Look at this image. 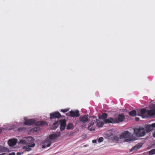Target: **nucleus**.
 Instances as JSON below:
<instances>
[{"mask_svg":"<svg viewBox=\"0 0 155 155\" xmlns=\"http://www.w3.org/2000/svg\"><path fill=\"white\" fill-rule=\"evenodd\" d=\"M17 140L16 139H10L8 140V143L10 147L15 145L17 143Z\"/></svg>","mask_w":155,"mask_h":155,"instance_id":"10","label":"nucleus"},{"mask_svg":"<svg viewBox=\"0 0 155 155\" xmlns=\"http://www.w3.org/2000/svg\"><path fill=\"white\" fill-rule=\"evenodd\" d=\"M152 147L153 148H155V143H154L152 144L151 145Z\"/></svg>","mask_w":155,"mask_h":155,"instance_id":"38","label":"nucleus"},{"mask_svg":"<svg viewBox=\"0 0 155 155\" xmlns=\"http://www.w3.org/2000/svg\"><path fill=\"white\" fill-rule=\"evenodd\" d=\"M24 119L25 120L24 122L25 125H31L35 124V120L34 119H28L26 117H25Z\"/></svg>","mask_w":155,"mask_h":155,"instance_id":"5","label":"nucleus"},{"mask_svg":"<svg viewBox=\"0 0 155 155\" xmlns=\"http://www.w3.org/2000/svg\"><path fill=\"white\" fill-rule=\"evenodd\" d=\"M155 154V149H153L149 152V155H153L154 154Z\"/></svg>","mask_w":155,"mask_h":155,"instance_id":"21","label":"nucleus"},{"mask_svg":"<svg viewBox=\"0 0 155 155\" xmlns=\"http://www.w3.org/2000/svg\"><path fill=\"white\" fill-rule=\"evenodd\" d=\"M50 119H53L55 118H59L61 117V115L58 111L51 113L50 114Z\"/></svg>","mask_w":155,"mask_h":155,"instance_id":"7","label":"nucleus"},{"mask_svg":"<svg viewBox=\"0 0 155 155\" xmlns=\"http://www.w3.org/2000/svg\"><path fill=\"white\" fill-rule=\"evenodd\" d=\"M2 130L1 129H0V134L2 132Z\"/></svg>","mask_w":155,"mask_h":155,"instance_id":"44","label":"nucleus"},{"mask_svg":"<svg viewBox=\"0 0 155 155\" xmlns=\"http://www.w3.org/2000/svg\"><path fill=\"white\" fill-rule=\"evenodd\" d=\"M132 136V134L129 131H124L122 133L120 136V138H130Z\"/></svg>","mask_w":155,"mask_h":155,"instance_id":"4","label":"nucleus"},{"mask_svg":"<svg viewBox=\"0 0 155 155\" xmlns=\"http://www.w3.org/2000/svg\"><path fill=\"white\" fill-rule=\"evenodd\" d=\"M135 120L137 121H138L139 120V118L138 117H136L135 118Z\"/></svg>","mask_w":155,"mask_h":155,"instance_id":"37","label":"nucleus"},{"mask_svg":"<svg viewBox=\"0 0 155 155\" xmlns=\"http://www.w3.org/2000/svg\"><path fill=\"white\" fill-rule=\"evenodd\" d=\"M20 142L22 144H25L26 141L24 140H20Z\"/></svg>","mask_w":155,"mask_h":155,"instance_id":"32","label":"nucleus"},{"mask_svg":"<svg viewBox=\"0 0 155 155\" xmlns=\"http://www.w3.org/2000/svg\"><path fill=\"white\" fill-rule=\"evenodd\" d=\"M124 119H125V116L124 114L118 115L117 117L114 118L115 124L122 122Z\"/></svg>","mask_w":155,"mask_h":155,"instance_id":"3","label":"nucleus"},{"mask_svg":"<svg viewBox=\"0 0 155 155\" xmlns=\"http://www.w3.org/2000/svg\"><path fill=\"white\" fill-rule=\"evenodd\" d=\"M88 115H84L81 116L79 117L80 120L83 123H86L88 120Z\"/></svg>","mask_w":155,"mask_h":155,"instance_id":"11","label":"nucleus"},{"mask_svg":"<svg viewBox=\"0 0 155 155\" xmlns=\"http://www.w3.org/2000/svg\"><path fill=\"white\" fill-rule=\"evenodd\" d=\"M59 121L58 120H57V121H56L53 124V126L54 127H55V128H54V129H56L57 128L58 125V122Z\"/></svg>","mask_w":155,"mask_h":155,"instance_id":"23","label":"nucleus"},{"mask_svg":"<svg viewBox=\"0 0 155 155\" xmlns=\"http://www.w3.org/2000/svg\"><path fill=\"white\" fill-rule=\"evenodd\" d=\"M69 116L73 117H78L80 116L79 112L78 110H71L69 112Z\"/></svg>","mask_w":155,"mask_h":155,"instance_id":"8","label":"nucleus"},{"mask_svg":"<svg viewBox=\"0 0 155 155\" xmlns=\"http://www.w3.org/2000/svg\"><path fill=\"white\" fill-rule=\"evenodd\" d=\"M30 147H29V146H28V147H23V149H27V151H29L30 150H31V148H30Z\"/></svg>","mask_w":155,"mask_h":155,"instance_id":"28","label":"nucleus"},{"mask_svg":"<svg viewBox=\"0 0 155 155\" xmlns=\"http://www.w3.org/2000/svg\"><path fill=\"white\" fill-rule=\"evenodd\" d=\"M35 145V144L34 143H31L29 145H28L30 147H34Z\"/></svg>","mask_w":155,"mask_h":155,"instance_id":"30","label":"nucleus"},{"mask_svg":"<svg viewBox=\"0 0 155 155\" xmlns=\"http://www.w3.org/2000/svg\"><path fill=\"white\" fill-rule=\"evenodd\" d=\"M69 110V109H61L60 110H59L60 112H63V113H65L68 111Z\"/></svg>","mask_w":155,"mask_h":155,"instance_id":"25","label":"nucleus"},{"mask_svg":"<svg viewBox=\"0 0 155 155\" xmlns=\"http://www.w3.org/2000/svg\"><path fill=\"white\" fill-rule=\"evenodd\" d=\"M26 128L25 127H20L18 128V130L19 131H21L22 130H24Z\"/></svg>","mask_w":155,"mask_h":155,"instance_id":"33","label":"nucleus"},{"mask_svg":"<svg viewBox=\"0 0 155 155\" xmlns=\"http://www.w3.org/2000/svg\"><path fill=\"white\" fill-rule=\"evenodd\" d=\"M140 148V147L138 145H136L134 147H133L131 150H137L138 149H139Z\"/></svg>","mask_w":155,"mask_h":155,"instance_id":"22","label":"nucleus"},{"mask_svg":"<svg viewBox=\"0 0 155 155\" xmlns=\"http://www.w3.org/2000/svg\"><path fill=\"white\" fill-rule=\"evenodd\" d=\"M147 114L150 116H153L155 115V108L151 110H147Z\"/></svg>","mask_w":155,"mask_h":155,"instance_id":"13","label":"nucleus"},{"mask_svg":"<svg viewBox=\"0 0 155 155\" xmlns=\"http://www.w3.org/2000/svg\"><path fill=\"white\" fill-rule=\"evenodd\" d=\"M153 136L154 138H155V131L153 133Z\"/></svg>","mask_w":155,"mask_h":155,"instance_id":"42","label":"nucleus"},{"mask_svg":"<svg viewBox=\"0 0 155 155\" xmlns=\"http://www.w3.org/2000/svg\"><path fill=\"white\" fill-rule=\"evenodd\" d=\"M59 124L60 126V130H64L66 127V120L65 119L61 120L59 121Z\"/></svg>","mask_w":155,"mask_h":155,"instance_id":"9","label":"nucleus"},{"mask_svg":"<svg viewBox=\"0 0 155 155\" xmlns=\"http://www.w3.org/2000/svg\"><path fill=\"white\" fill-rule=\"evenodd\" d=\"M60 135H57L54 134H52L49 135L48 139H50V140L52 142L53 141L56 139V138L58 136H60Z\"/></svg>","mask_w":155,"mask_h":155,"instance_id":"14","label":"nucleus"},{"mask_svg":"<svg viewBox=\"0 0 155 155\" xmlns=\"http://www.w3.org/2000/svg\"><path fill=\"white\" fill-rule=\"evenodd\" d=\"M92 118H93V119H94V121L96 120V125L97 127H102L104 125V122L103 121L101 120H100L99 119H97L96 117H95L94 116H92L91 117Z\"/></svg>","mask_w":155,"mask_h":155,"instance_id":"6","label":"nucleus"},{"mask_svg":"<svg viewBox=\"0 0 155 155\" xmlns=\"http://www.w3.org/2000/svg\"><path fill=\"white\" fill-rule=\"evenodd\" d=\"M88 129L90 131H92L93 130L92 127V126L91 125H88L87 127Z\"/></svg>","mask_w":155,"mask_h":155,"instance_id":"31","label":"nucleus"},{"mask_svg":"<svg viewBox=\"0 0 155 155\" xmlns=\"http://www.w3.org/2000/svg\"><path fill=\"white\" fill-rule=\"evenodd\" d=\"M96 142L97 141L96 140H92V143H96Z\"/></svg>","mask_w":155,"mask_h":155,"instance_id":"40","label":"nucleus"},{"mask_svg":"<svg viewBox=\"0 0 155 155\" xmlns=\"http://www.w3.org/2000/svg\"><path fill=\"white\" fill-rule=\"evenodd\" d=\"M136 111L135 110H132L129 113V114L130 116H135L136 115Z\"/></svg>","mask_w":155,"mask_h":155,"instance_id":"19","label":"nucleus"},{"mask_svg":"<svg viewBox=\"0 0 155 155\" xmlns=\"http://www.w3.org/2000/svg\"><path fill=\"white\" fill-rule=\"evenodd\" d=\"M151 126L152 127H155V123L152 124Z\"/></svg>","mask_w":155,"mask_h":155,"instance_id":"36","label":"nucleus"},{"mask_svg":"<svg viewBox=\"0 0 155 155\" xmlns=\"http://www.w3.org/2000/svg\"><path fill=\"white\" fill-rule=\"evenodd\" d=\"M2 146H0V152L2 151Z\"/></svg>","mask_w":155,"mask_h":155,"instance_id":"41","label":"nucleus"},{"mask_svg":"<svg viewBox=\"0 0 155 155\" xmlns=\"http://www.w3.org/2000/svg\"><path fill=\"white\" fill-rule=\"evenodd\" d=\"M21 154L20 153H19V152H18L17 153V155H20Z\"/></svg>","mask_w":155,"mask_h":155,"instance_id":"43","label":"nucleus"},{"mask_svg":"<svg viewBox=\"0 0 155 155\" xmlns=\"http://www.w3.org/2000/svg\"><path fill=\"white\" fill-rule=\"evenodd\" d=\"M39 130V127H34L32 129V131L34 132H37Z\"/></svg>","mask_w":155,"mask_h":155,"instance_id":"26","label":"nucleus"},{"mask_svg":"<svg viewBox=\"0 0 155 155\" xmlns=\"http://www.w3.org/2000/svg\"><path fill=\"white\" fill-rule=\"evenodd\" d=\"M105 123L106 124H115L114 118L109 117L104 120Z\"/></svg>","mask_w":155,"mask_h":155,"instance_id":"12","label":"nucleus"},{"mask_svg":"<svg viewBox=\"0 0 155 155\" xmlns=\"http://www.w3.org/2000/svg\"><path fill=\"white\" fill-rule=\"evenodd\" d=\"M4 154L3 153L2 154H0V155H4Z\"/></svg>","mask_w":155,"mask_h":155,"instance_id":"45","label":"nucleus"},{"mask_svg":"<svg viewBox=\"0 0 155 155\" xmlns=\"http://www.w3.org/2000/svg\"><path fill=\"white\" fill-rule=\"evenodd\" d=\"M129 138V139H127L125 140L124 141L125 142H129L130 141H131L134 140L133 138L131 137Z\"/></svg>","mask_w":155,"mask_h":155,"instance_id":"24","label":"nucleus"},{"mask_svg":"<svg viewBox=\"0 0 155 155\" xmlns=\"http://www.w3.org/2000/svg\"><path fill=\"white\" fill-rule=\"evenodd\" d=\"M138 115L142 117V118H147V110L144 108L140 109L138 111Z\"/></svg>","mask_w":155,"mask_h":155,"instance_id":"2","label":"nucleus"},{"mask_svg":"<svg viewBox=\"0 0 155 155\" xmlns=\"http://www.w3.org/2000/svg\"><path fill=\"white\" fill-rule=\"evenodd\" d=\"M114 139L117 141L119 140V138L117 136H115L114 137Z\"/></svg>","mask_w":155,"mask_h":155,"instance_id":"35","label":"nucleus"},{"mask_svg":"<svg viewBox=\"0 0 155 155\" xmlns=\"http://www.w3.org/2000/svg\"><path fill=\"white\" fill-rule=\"evenodd\" d=\"M52 143L51 141L50 140V139L47 138L45 140L44 143L46 145V147H47L50 146L51 143Z\"/></svg>","mask_w":155,"mask_h":155,"instance_id":"16","label":"nucleus"},{"mask_svg":"<svg viewBox=\"0 0 155 155\" xmlns=\"http://www.w3.org/2000/svg\"><path fill=\"white\" fill-rule=\"evenodd\" d=\"M46 146V145L44 143V144H43L42 145L41 147L42 148H45Z\"/></svg>","mask_w":155,"mask_h":155,"instance_id":"34","label":"nucleus"},{"mask_svg":"<svg viewBox=\"0 0 155 155\" xmlns=\"http://www.w3.org/2000/svg\"><path fill=\"white\" fill-rule=\"evenodd\" d=\"M151 125H147L146 127V129L147 132H150L151 130Z\"/></svg>","mask_w":155,"mask_h":155,"instance_id":"20","label":"nucleus"},{"mask_svg":"<svg viewBox=\"0 0 155 155\" xmlns=\"http://www.w3.org/2000/svg\"><path fill=\"white\" fill-rule=\"evenodd\" d=\"M104 140V139L102 137H99L98 140V143H101Z\"/></svg>","mask_w":155,"mask_h":155,"instance_id":"29","label":"nucleus"},{"mask_svg":"<svg viewBox=\"0 0 155 155\" xmlns=\"http://www.w3.org/2000/svg\"><path fill=\"white\" fill-rule=\"evenodd\" d=\"M107 114L104 113L102 114V115L99 117V118L102 120H104L106 119V118L107 117Z\"/></svg>","mask_w":155,"mask_h":155,"instance_id":"17","label":"nucleus"},{"mask_svg":"<svg viewBox=\"0 0 155 155\" xmlns=\"http://www.w3.org/2000/svg\"><path fill=\"white\" fill-rule=\"evenodd\" d=\"M15 153L14 152H12L11 153H10L9 155H15Z\"/></svg>","mask_w":155,"mask_h":155,"instance_id":"39","label":"nucleus"},{"mask_svg":"<svg viewBox=\"0 0 155 155\" xmlns=\"http://www.w3.org/2000/svg\"><path fill=\"white\" fill-rule=\"evenodd\" d=\"M134 132L135 135L138 137L144 136L146 134L145 129L141 127L135 128L134 129Z\"/></svg>","mask_w":155,"mask_h":155,"instance_id":"1","label":"nucleus"},{"mask_svg":"<svg viewBox=\"0 0 155 155\" xmlns=\"http://www.w3.org/2000/svg\"><path fill=\"white\" fill-rule=\"evenodd\" d=\"M92 121H91L89 124V125H91L92 126L94 124L95 121H94V119L92 118Z\"/></svg>","mask_w":155,"mask_h":155,"instance_id":"27","label":"nucleus"},{"mask_svg":"<svg viewBox=\"0 0 155 155\" xmlns=\"http://www.w3.org/2000/svg\"><path fill=\"white\" fill-rule=\"evenodd\" d=\"M74 128L72 124L70 123L68 124L66 127V128L68 130H72Z\"/></svg>","mask_w":155,"mask_h":155,"instance_id":"18","label":"nucleus"},{"mask_svg":"<svg viewBox=\"0 0 155 155\" xmlns=\"http://www.w3.org/2000/svg\"><path fill=\"white\" fill-rule=\"evenodd\" d=\"M35 124L37 126H43L47 124L46 123L43 121H39L37 122H35Z\"/></svg>","mask_w":155,"mask_h":155,"instance_id":"15","label":"nucleus"}]
</instances>
